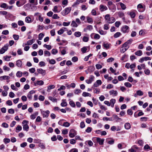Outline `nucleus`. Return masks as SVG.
Returning <instances> with one entry per match:
<instances>
[{
  "instance_id": "obj_14",
  "label": "nucleus",
  "mask_w": 152,
  "mask_h": 152,
  "mask_svg": "<svg viewBox=\"0 0 152 152\" xmlns=\"http://www.w3.org/2000/svg\"><path fill=\"white\" fill-rule=\"evenodd\" d=\"M95 70V68L93 66H90L88 68V70L90 72H94Z\"/></svg>"
},
{
  "instance_id": "obj_30",
  "label": "nucleus",
  "mask_w": 152,
  "mask_h": 152,
  "mask_svg": "<svg viewBox=\"0 0 152 152\" xmlns=\"http://www.w3.org/2000/svg\"><path fill=\"white\" fill-rule=\"evenodd\" d=\"M74 35L77 37H79L81 36V33L79 31L76 32L75 33Z\"/></svg>"
},
{
  "instance_id": "obj_43",
  "label": "nucleus",
  "mask_w": 152,
  "mask_h": 152,
  "mask_svg": "<svg viewBox=\"0 0 152 152\" xmlns=\"http://www.w3.org/2000/svg\"><path fill=\"white\" fill-rule=\"evenodd\" d=\"M8 12L5 11H0V14L3 15H7Z\"/></svg>"
},
{
  "instance_id": "obj_29",
  "label": "nucleus",
  "mask_w": 152,
  "mask_h": 152,
  "mask_svg": "<svg viewBox=\"0 0 152 152\" xmlns=\"http://www.w3.org/2000/svg\"><path fill=\"white\" fill-rule=\"evenodd\" d=\"M121 34L120 32H117L114 34V37L115 38H116L119 37Z\"/></svg>"
},
{
  "instance_id": "obj_56",
  "label": "nucleus",
  "mask_w": 152,
  "mask_h": 152,
  "mask_svg": "<svg viewBox=\"0 0 152 152\" xmlns=\"http://www.w3.org/2000/svg\"><path fill=\"white\" fill-rule=\"evenodd\" d=\"M8 112L9 113L13 114L15 112L13 109L11 108L8 110Z\"/></svg>"
},
{
  "instance_id": "obj_37",
  "label": "nucleus",
  "mask_w": 152,
  "mask_h": 152,
  "mask_svg": "<svg viewBox=\"0 0 152 152\" xmlns=\"http://www.w3.org/2000/svg\"><path fill=\"white\" fill-rule=\"evenodd\" d=\"M13 37L15 40H18L19 37L18 35L14 34L13 35Z\"/></svg>"
},
{
  "instance_id": "obj_31",
  "label": "nucleus",
  "mask_w": 152,
  "mask_h": 152,
  "mask_svg": "<svg viewBox=\"0 0 152 152\" xmlns=\"http://www.w3.org/2000/svg\"><path fill=\"white\" fill-rule=\"evenodd\" d=\"M71 25L73 27H77L78 26V25L75 20H72V21Z\"/></svg>"
},
{
  "instance_id": "obj_53",
  "label": "nucleus",
  "mask_w": 152,
  "mask_h": 152,
  "mask_svg": "<svg viewBox=\"0 0 152 152\" xmlns=\"http://www.w3.org/2000/svg\"><path fill=\"white\" fill-rule=\"evenodd\" d=\"M39 146L42 149H44L45 148V146L42 143H40L39 144Z\"/></svg>"
},
{
  "instance_id": "obj_23",
  "label": "nucleus",
  "mask_w": 152,
  "mask_h": 152,
  "mask_svg": "<svg viewBox=\"0 0 152 152\" xmlns=\"http://www.w3.org/2000/svg\"><path fill=\"white\" fill-rule=\"evenodd\" d=\"M110 45L108 43H104L103 44V46L104 47L107 49H108L110 48Z\"/></svg>"
},
{
  "instance_id": "obj_64",
  "label": "nucleus",
  "mask_w": 152,
  "mask_h": 152,
  "mask_svg": "<svg viewBox=\"0 0 152 152\" xmlns=\"http://www.w3.org/2000/svg\"><path fill=\"white\" fill-rule=\"evenodd\" d=\"M69 152H78V150L77 148H72L70 150Z\"/></svg>"
},
{
  "instance_id": "obj_26",
  "label": "nucleus",
  "mask_w": 152,
  "mask_h": 152,
  "mask_svg": "<svg viewBox=\"0 0 152 152\" xmlns=\"http://www.w3.org/2000/svg\"><path fill=\"white\" fill-rule=\"evenodd\" d=\"M87 20L88 22L89 23H92L93 22L92 18L89 16L87 17Z\"/></svg>"
},
{
  "instance_id": "obj_60",
  "label": "nucleus",
  "mask_w": 152,
  "mask_h": 152,
  "mask_svg": "<svg viewBox=\"0 0 152 152\" xmlns=\"http://www.w3.org/2000/svg\"><path fill=\"white\" fill-rule=\"evenodd\" d=\"M81 91L80 89H76L74 92V93L75 94H78L79 93H80L81 92Z\"/></svg>"
},
{
  "instance_id": "obj_3",
  "label": "nucleus",
  "mask_w": 152,
  "mask_h": 152,
  "mask_svg": "<svg viewBox=\"0 0 152 152\" xmlns=\"http://www.w3.org/2000/svg\"><path fill=\"white\" fill-rule=\"evenodd\" d=\"M129 30V27L127 26H124L122 27L121 31L124 33H128Z\"/></svg>"
},
{
  "instance_id": "obj_38",
  "label": "nucleus",
  "mask_w": 152,
  "mask_h": 152,
  "mask_svg": "<svg viewBox=\"0 0 152 152\" xmlns=\"http://www.w3.org/2000/svg\"><path fill=\"white\" fill-rule=\"evenodd\" d=\"M124 85L126 87L130 88L132 86V85L129 82H126L124 83Z\"/></svg>"
},
{
  "instance_id": "obj_21",
  "label": "nucleus",
  "mask_w": 152,
  "mask_h": 152,
  "mask_svg": "<svg viewBox=\"0 0 152 152\" xmlns=\"http://www.w3.org/2000/svg\"><path fill=\"white\" fill-rule=\"evenodd\" d=\"M0 7L1 8H6V9L8 8V6L7 4L5 3H2L1 4Z\"/></svg>"
},
{
  "instance_id": "obj_2",
  "label": "nucleus",
  "mask_w": 152,
  "mask_h": 152,
  "mask_svg": "<svg viewBox=\"0 0 152 152\" xmlns=\"http://www.w3.org/2000/svg\"><path fill=\"white\" fill-rule=\"evenodd\" d=\"M71 10V7H67L61 12V14L63 16L66 15L69 13Z\"/></svg>"
},
{
  "instance_id": "obj_44",
  "label": "nucleus",
  "mask_w": 152,
  "mask_h": 152,
  "mask_svg": "<svg viewBox=\"0 0 152 152\" xmlns=\"http://www.w3.org/2000/svg\"><path fill=\"white\" fill-rule=\"evenodd\" d=\"M49 99L53 102H57V99L56 98H53V97L51 96H49Z\"/></svg>"
},
{
  "instance_id": "obj_24",
  "label": "nucleus",
  "mask_w": 152,
  "mask_h": 152,
  "mask_svg": "<svg viewBox=\"0 0 152 152\" xmlns=\"http://www.w3.org/2000/svg\"><path fill=\"white\" fill-rule=\"evenodd\" d=\"M62 102L61 104V105L62 107H66L67 104L66 102L64 101V99L62 100Z\"/></svg>"
},
{
  "instance_id": "obj_33",
  "label": "nucleus",
  "mask_w": 152,
  "mask_h": 152,
  "mask_svg": "<svg viewBox=\"0 0 152 152\" xmlns=\"http://www.w3.org/2000/svg\"><path fill=\"white\" fill-rule=\"evenodd\" d=\"M22 127L21 126H20L19 125H18L16 127V132L17 133L18 132H19L17 131V130L20 131L22 130Z\"/></svg>"
},
{
  "instance_id": "obj_32",
  "label": "nucleus",
  "mask_w": 152,
  "mask_h": 152,
  "mask_svg": "<svg viewBox=\"0 0 152 152\" xmlns=\"http://www.w3.org/2000/svg\"><path fill=\"white\" fill-rule=\"evenodd\" d=\"M118 14L119 17H121L124 16V13L123 12L119 11L118 12Z\"/></svg>"
},
{
  "instance_id": "obj_10",
  "label": "nucleus",
  "mask_w": 152,
  "mask_h": 152,
  "mask_svg": "<svg viewBox=\"0 0 152 152\" xmlns=\"http://www.w3.org/2000/svg\"><path fill=\"white\" fill-rule=\"evenodd\" d=\"M115 19L114 17H111L109 18L108 20L107 21L108 23H112L115 22Z\"/></svg>"
},
{
  "instance_id": "obj_51",
  "label": "nucleus",
  "mask_w": 152,
  "mask_h": 152,
  "mask_svg": "<svg viewBox=\"0 0 152 152\" xmlns=\"http://www.w3.org/2000/svg\"><path fill=\"white\" fill-rule=\"evenodd\" d=\"M64 30L62 28L58 31V33L59 35H61L64 33Z\"/></svg>"
},
{
  "instance_id": "obj_9",
  "label": "nucleus",
  "mask_w": 152,
  "mask_h": 152,
  "mask_svg": "<svg viewBox=\"0 0 152 152\" xmlns=\"http://www.w3.org/2000/svg\"><path fill=\"white\" fill-rule=\"evenodd\" d=\"M44 83L42 80H37L36 83L34 82V85L35 86H36L37 85L42 86L43 85Z\"/></svg>"
},
{
  "instance_id": "obj_55",
  "label": "nucleus",
  "mask_w": 152,
  "mask_h": 152,
  "mask_svg": "<svg viewBox=\"0 0 152 152\" xmlns=\"http://www.w3.org/2000/svg\"><path fill=\"white\" fill-rule=\"evenodd\" d=\"M100 38V36L99 34H95L94 37V39H99Z\"/></svg>"
},
{
  "instance_id": "obj_8",
  "label": "nucleus",
  "mask_w": 152,
  "mask_h": 152,
  "mask_svg": "<svg viewBox=\"0 0 152 152\" xmlns=\"http://www.w3.org/2000/svg\"><path fill=\"white\" fill-rule=\"evenodd\" d=\"M94 77L92 75H91L90 76L89 79L86 80V82L88 84H90L94 80Z\"/></svg>"
},
{
  "instance_id": "obj_39",
  "label": "nucleus",
  "mask_w": 152,
  "mask_h": 152,
  "mask_svg": "<svg viewBox=\"0 0 152 152\" xmlns=\"http://www.w3.org/2000/svg\"><path fill=\"white\" fill-rule=\"evenodd\" d=\"M44 36V34L42 33L39 34V35L38 37L39 39V40H41Z\"/></svg>"
},
{
  "instance_id": "obj_42",
  "label": "nucleus",
  "mask_w": 152,
  "mask_h": 152,
  "mask_svg": "<svg viewBox=\"0 0 152 152\" xmlns=\"http://www.w3.org/2000/svg\"><path fill=\"white\" fill-rule=\"evenodd\" d=\"M133 111L131 109H129L127 110V113L130 115H132L133 114Z\"/></svg>"
},
{
  "instance_id": "obj_61",
  "label": "nucleus",
  "mask_w": 152,
  "mask_h": 152,
  "mask_svg": "<svg viewBox=\"0 0 152 152\" xmlns=\"http://www.w3.org/2000/svg\"><path fill=\"white\" fill-rule=\"evenodd\" d=\"M18 24L19 26H22L24 25V23L23 21L20 20L18 21Z\"/></svg>"
},
{
  "instance_id": "obj_7",
  "label": "nucleus",
  "mask_w": 152,
  "mask_h": 152,
  "mask_svg": "<svg viewBox=\"0 0 152 152\" xmlns=\"http://www.w3.org/2000/svg\"><path fill=\"white\" fill-rule=\"evenodd\" d=\"M37 71L38 73L42 74L43 76H44L46 74L45 70H43L42 69H38Z\"/></svg>"
},
{
  "instance_id": "obj_45",
  "label": "nucleus",
  "mask_w": 152,
  "mask_h": 152,
  "mask_svg": "<svg viewBox=\"0 0 152 152\" xmlns=\"http://www.w3.org/2000/svg\"><path fill=\"white\" fill-rule=\"evenodd\" d=\"M99 104L101 109L102 110H107V108H106L104 106L102 105L100 102H99Z\"/></svg>"
},
{
  "instance_id": "obj_59",
  "label": "nucleus",
  "mask_w": 152,
  "mask_h": 152,
  "mask_svg": "<svg viewBox=\"0 0 152 152\" xmlns=\"http://www.w3.org/2000/svg\"><path fill=\"white\" fill-rule=\"evenodd\" d=\"M52 53L53 54H56L58 52V50L54 49H53L51 51Z\"/></svg>"
},
{
  "instance_id": "obj_52",
  "label": "nucleus",
  "mask_w": 152,
  "mask_h": 152,
  "mask_svg": "<svg viewBox=\"0 0 152 152\" xmlns=\"http://www.w3.org/2000/svg\"><path fill=\"white\" fill-rule=\"evenodd\" d=\"M39 65L40 66H45V63L43 61H40L39 63Z\"/></svg>"
},
{
  "instance_id": "obj_4",
  "label": "nucleus",
  "mask_w": 152,
  "mask_h": 152,
  "mask_svg": "<svg viewBox=\"0 0 152 152\" xmlns=\"http://www.w3.org/2000/svg\"><path fill=\"white\" fill-rule=\"evenodd\" d=\"M76 134L77 132L74 129H72L70 130L69 135L70 137H74Z\"/></svg>"
},
{
  "instance_id": "obj_58",
  "label": "nucleus",
  "mask_w": 152,
  "mask_h": 152,
  "mask_svg": "<svg viewBox=\"0 0 152 152\" xmlns=\"http://www.w3.org/2000/svg\"><path fill=\"white\" fill-rule=\"evenodd\" d=\"M92 131V128L90 127H88L86 130V132L88 133L91 132Z\"/></svg>"
},
{
  "instance_id": "obj_47",
  "label": "nucleus",
  "mask_w": 152,
  "mask_h": 152,
  "mask_svg": "<svg viewBox=\"0 0 152 152\" xmlns=\"http://www.w3.org/2000/svg\"><path fill=\"white\" fill-rule=\"evenodd\" d=\"M110 139H111V140L109 141L108 142V143L110 145H112L113 144L114 142V140L111 138H110Z\"/></svg>"
},
{
  "instance_id": "obj_35",
  "label": "nucleus",
  "mask_w": 152,
  "mask_h": 152,
  "mask_svg": "<svg viewBox=\"0 0 152 152\" xmlns=\"http://www.w3.org/2000/svg\"><path fill=\"white\" fill-rule=\"evenodd\" d=\"M70 105L72 107H74L76 106V105L74 102L73 101H71L69 102Z\"/></svg>"
},
{
  "instance_id": "obj_18",
  "label": "nucleus",
  "mask_w": 152,
  "mask_h": 152,
  "mask_svg": "<svg viewBox=\"0 0 152 152\" xmlns=\"http://www.w3.org/2000/svg\"><path fill=\"white\" fill-rule=\"evenodd\" d=\"M124 127L126 129H129L131 128V125L129 123H126L125 124Z\"/></svg>"
},
{
  "instance_id": "obj_28",
  "label": "nucleus",
  "mask_w": 152,
  "mask_h": 152,
  "mask_svg": "<svg viewBox=\"0 0 152 152\" xmlns=\"http://www.w3.org/2000/svg\"><path fill=\"white\" fill-rule=\"evenodd\" d=\"M26 22L28 23H30L31 22V18L29 17H27L25 18Z\"/></svg>"
},
{
  "instance_id": "obj_16",
  "label": "nucleus",
  "mask_w": 152,
  "mask_h": 152,
  "mask_svg": "<svg viewBox=\"0 0 152 152\" xmlns=\"http://www.w3.org/2000/svg\"><path fill=\"white\" fill-rule=\"evenodd\" d=\"M113 116L114 118L113 120L115 121H117L121 119V118H119L118 116L116 115H113Z\"/></svg>"
},
{
  "instance_id": "obj_22",
  "label": "nucleus",
  "mask_w": 152,
  "mask_h": 152,
  "mask_svg": "<svg viewBox=\"0 0 152 152\" xmlns=\"http://www.w3.org/2000/svg\"><path fill=\"white\" fill-rule=\"evenodd\" d=\"M48 60L49 64H54L56 63V61L53 59L50 60L49 58L47 59V61Z\"/></svg>"
},
{
  "instance_id": "obj_15",
  "label": "nucleus",
  "mask_w": 152,
  "mask_h": 152,
  "mask_svg": "<svg viewBox=\"0 0 152 152\" xmlns=\"http://www.w3.org/2000/svg\"><path fill=\"white\" fill-rule=\"evenodd\" d=\"M22 62L20 60H18L16 61V65L18 67H21L22 65Z\"/></svg>"
},
{
  "instance_id": "obj_25",
  "label": "nucleus",
  "mask_w": 152,
  "mask_h": 152,
  "mask_svg": "<svg viewBox=\"0 0 152 152\" xmlns=\"http://www.w3.org/2000/svg\"><path fill=\"white\" fill-rule=\"evenodd\" d=\"M88 142V145H89V146H91L93 145V142L92 141L90 140H89L88 141H86L85 142V144L87 145L86 142Z\"/></svg>"
},
{
  "instance_id": "obj_49",
  "label": "nucleus",
  "mask_w": 152,
  "mask_h": 152,
  "mask_svg": "<svg viewBox=\"0 0 152 152\" xmlns=\"http://www.w3.org/2000/svg\"><path fill=\"white\" fill-rule=\"evenodd\" d=\"M132 18H134L135 16V14L134 12H130L129 14Z\"/></svg>"
},
{
  "instance_id": "obj_11",
  "label": "nucleus",
  "mask_w": 152,
  "mask_h": 152,
  "mask_svg": "<svg viewBox=\"0 0 152 152\" xmlns=\"http://www.w3.org/2000/svg\"><path fill=\"white\" fill-rule=\"evenodd\" d=\"M100 10L101 12L104 11V10H106L107 9V8L106 6L103 5H100Z\"/></svg>"
},
{
  "instance_id": "obj_48",
  "label": "nucleus",
  "mask_w": 152,
  "mask_h": 152,
  "mask_svg": "<svg viewBox=\"0 0 152 152\" xmlns=\"http://www.w3.org/2000/svg\"><path fill=\"white\" fill-rule=\"evenodd\" d=\"M78 60V58L77 56H74L72 58V61L74 62L77 61Z\"/></svg>"
},
{
  "instance_id": "obj_19",
  "label": "nucleus",
  "mask_w": 152,
  "mask_h": 152,
  "mask_svg": "<svg viewBox=\"0 0 152 152\" xmlns=\"http://www.w3.org/2000/svg\"><path fill=\"white\" fill-rule=\"evenodd\" d=\"M82 95L83 96H84V97L88 96H89V97L91 96V94H89L88 93H87V92H83V93L82 94Z\"/></svg>"
},
{
  "instance_id": "obj_1",
  "label": "nucleus",
  "mask_w": 152,
  "mask_h": 152,
  "mask_svg": "<svg viewBox=\"0 0 152 152\" xmlns=\"http://www.w3.org/2000/svg\"><path fill=\"white\" fill-rule=\"evenodd\" d=\"M107 6L109 9L113 12H115L116 10L115 5L113 4V2L110 1H109L107 3Z\"/></svg>"
},
{
  "instance_id": "obj_6",
  "label": "nucleus",
  "mask_w": 152,
  "mask_h": 152,
  "mask_svg": "<svg viewBox=\"0 0 152 152\" xmlns=\"http://www.w3.org/2000/svg\"><path fill=\"white\" fill-rule=\"evenodd\" d=\"M104 140V139H101L99 137L96 138V141L97 142H99V144L100 145H103Z\"/></svg>"
},
{
  "instance_id": "obj_34",
  "label": "nucleus",
  "mask_w": 152,
  "mask_h": 152,
  "mask_svg": "<svg viewBox=\"0 0 152 152\" xmlns=\"http://www.w3.org/2000/svg\"><path fill=\"white\" fill-rule=\"evenodd\" d=\"M22 72L20 71H18L16 73V76L19 77H20L22 76Z\"/></svg>"
},
{
  "instance_id": "obj_54",
  "label": "nucleus",
  "mask_w": 152,
  "mask_h": 152,
  "mask_svg": "<svg viewBox=\"0 0 152 152\" xmlns=\"http://www.w3.org/2000/svg\"><path fill=\"white\" fill-rule=\"evenodd\" d=\"M50 33L52 36H54L55 35L56 33L55 29H53L50 31Z\"/></svg>"
},
{
  "instance_id": "obj_41",
  "label": "nucleus",
  "mask_w": 152,
  "mask_h": 152,
  "mask_svg": "<svg viewBox=\"0 0 152 152\" xmlns=\"http://www.w3.org/2000/svg\"><path fill=\"white\" fill-rule=\"evenodd\" d=\"M137 95L142 96L143 95V92L141 90H138L137 91Z\"/></svg>"
},
{
  "instance_id": "obj_20",
  "label": "nucleus",
  "mask_w": 152,
  "mask_h": 152,
  "mask_svg": "<svg viewBox=\"0 0 152 152\" xmlns=\"http://www.w3.org/2000/svg\"><path fill=\"white\" fill-rule=\"evenodd\" d=\"M135 54L139 56H141L142 54V51L141 50H139L137 51V52L135 53Z\"/></svg>"
},
{
  "instance_id": "obj_63",
  "label": "nucleus",
  "mask_w": 152,
  "mask_h": 152,
  "mask_svg": "<svg viewBox=\"0 0 152 152\" xmlns=\"http://www.w3.org/2000/svg\"><path fill=\"white\" fill-rule=\"evenodd\" d=\"M9 46V45L8 44H7L5 45L4 47H2L4 49V50L5 51H6L7 49H8V47Z\"/></svg>"
},
{
  "instance_id": "obj_50",
  "label": "nucleus",
  "mask_w": 152,
  "mask_h": 152,
  "mask_svg": "<svg viewBox=\"0 0 152 152\" xmlns=\"http://www.w3.org/2000/svg\"><path fill=\"white\" fill-rule=\"evenodd\" d=\"M89 40L88 38L87 37L84 36L83 38V40L84 42H87Z\"/></svg>"
},
{
  "instance_id": "obj_12",
  "label": "nucleus",
  "mask_w": 152,
  "mask_h": 152,
  "mask_svg": "<svg viewBox=\"0 0 152 152\" xmlns=\"http://www.w3.org/2000/svg\"><path fill=\"white\" fill-rule=\"evenodd\" d=\"M35 39H32L28 41L27 43L25 44V45H32L33 42H34Z\"/></svg>"
},
{
  "instance_id": "obj_17",
  "label": "nucleus",
  "mask_w": 152,
  "mask_h": 152,
  "mask_svg": "<svg viewBox=\"0 0 152 152\" xmlns=\"http://www.w3.org/2000/svg\"><path fill=\"white\" fill-rule=\"evenodd\" d=\"M23 130L28 131V130L29 127L27 124H25L23 125Z\"/></svg>"
},
{
  "instance_id": "obj_5",
  "label": "nucleus",
  "mask_w": 152,
  "mask_h": 152,
  "mask_svg": "<svg viewBox=\"0 0 152 152\" xmlns=\"http://www.w3.org/2000/svg\"><path fill=\"white\" fill-rule=\"evenodd\" d=\"M41 113L43 115V117H48L49 116V114L50 113V112L48 110H47L45 111H42Z\"/></svg>"
},
{
  "instance_id": "obj_62",
  "label": "nucleus",
  "mask_w": 152,
  "mask_h": 152,
  "mask_svg": "<svg viewBox=\"0 0 152 152\" xmlns=\"http://www.w3.org/2000/svg\"><path fill=\"white\" fill-rule=\"evenodd\" d=\"M45 99V97L44 96L40 95L39 96V100L41 101H43Z\"/></svg>"
},
{
  "instance_id": "obj_46",
  "label": "nucleus",
  "mask_w": 152,
  "mask_h": 152,
  "mask_svg": "<svg viewBox=\"0 0 152 152\" xmlns=\"http://www.w3.org/2000/svg\"><path fill=\"white\" fill-rule=\"evenodd\" d=\"M87 49L86 47H84L81 49V51L84 53L86 52Z\"/></svg>"
},
{
  "instance_id": "obj_36",
  "label": "nucleus",
  "mask_w": 152,
  "mask_h": 152,
  "mask_svg": "<svg viewBox=\"0 0 152 152\" xmlns=\"http://www.w3.org/2000/svg\"><path fill=\"white\" fill-rule=\"evenodd\" d=\"M70 124L67 122H65L64 123L62 126L66 127H68L70 126Z\"/></svg>"
},
{
  "instance_id": "obj_27",
  "label": "nucleus",
  "mask_w": 152,
  "mask_h": 152,
  "mask_svg": "<svg viewBox=\"0 0 152 152\" xmlns=\"http://www.w3.org/2000/svg\"><path fill=\"white\" fill-rule=\"evenodd\" d=\"M118 4H120L121 8L123 10H124L126 9V7L124 4L121 2H119L118 3Z\"/></svg>"
},
{
  "instance_id": "obj_13",
  "label": "nucleus",
  "mask_w": 152,
  "mask_h": 152,
  "mask_svg": "<svg viewBox=\"0 0 152 152\" xmlns=\"http://www.w3.org/2000/svg\"><path fill=\"white\" fill-rule=\"evenodd\" d=\"M109 93L110 95L114 94L115 96H116L118 94V92L117 91H114L113 90H112L109 91Z\"/></svg>"
},
{
  "instance_id": "obj_57",
  "label": "nucleus",
  "mask_w": 152,
  "mask_h": 152,
  "mask_svg": "<svg viewBox=\"0 0 152 152\" xmlns=\"http://www.w3.org/2000/svg\"><path fill=\"white\" fill-rule=\"evenodd\" d=\"M11 56H6L4 57V60L6 61H10V59H9L10 58H11Z\"/></svg>"
},
{
  "instance_id": "obj_40",
  "label": "nucleus",
  "mask_w": 152,
  "mask_h": 152,
  "mask_svg": "<svg viewBox=\"0 0 152 152\" xmlns=\"http://www.w3.org/2000/svg\"><path fill=\"white\" fill-rule=\"evenodd\" d=\"M3 141L5 144H7V143H9L10 141V139L6 138H5L4 139Z\"/></svg>"
}]
</instances>
